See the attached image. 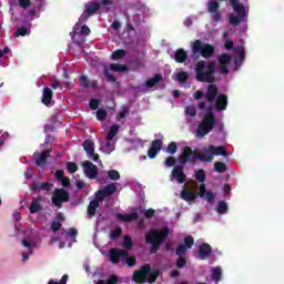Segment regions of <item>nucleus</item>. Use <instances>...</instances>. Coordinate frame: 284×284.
I'll use <instances>...</instances> for the list:
<instances>
[{"mask_svg":"<svg viewBox=\"0 0 284 284\" xmlns=\"http://www.w3.org/2000/svg\"><path fill=\"white\" fill-rule=\"evenodd\" d=\"M216 63L204 60L195 64V79L200 83H215L216 82Z\"/></svg>","mask_w":284,"mask_h":284,"instance_id":"obj_1","label":"nucleus"},{"mask_svg":"<svg viewBox=\"0 0 284 284\" xmlns=\"http://www.w3.org/2000/svg\"><path fill=\"white\" fill-rule=\"evenodd\" d=\"M170 229L164 227L162 230L152 229L145 234V243L152 245L151 254H156L161 248V245L168 241Z\"/></svg>","mask_w":284,"mask_h":284,"instance_id":"obj_2","label":"nucleus"},{"mask_svg":"<svg viewBox=\"0 0 284 284\" xmlns=\"http://www.w3.org/2000/svg\"><path fill=\"white\" fill-rule=\"evenodd\" d=\"M160 274L161 272H159V270L152 268L150 264H144L140 270L133 272L132 281L138 284H153L156 283V278H159Z\"/></svg>","mask_w":284,"mask_h":284,"instance_id":"obj_3","label":"nucleus"},{"mask_svg":"<svg viewBox=\"0 0 284 284\" xmlns=\"http://www.w3.org/2000/svg\"><path fill=\"white\" fill-rule=\"evenodd\" d=\"M214 52H216V48L210 43H204L201 40H195L192 43V54L195 59L202 57L203 59H211Z\"/></svg>","mask_w":284,"mask_h":284,"instance_id":"obj_4","label":"nucleus"},{"mask_svg":"<svg viewBox=\"0 0 284 284\" xmlns=\"http://www.w3.org/2000/svg\"><path fill=\"white\" fill-rule=\"evenodd\" d=\"M214 128H216V118L203 115L202 121L197 124L195 136L197 139H203V136H207Z\"/></svg>","mask_w":284,"mask_h":284,"instance_id":"obj_5","label":"nucleus"},{"mask_svg":"<svg viewBox=\"0 0 284 284\" xmlns=\"http://www.w3.org/2000/svg\"><path fill=\"white\" fill-rule=\"evenodd\" d=\"M70 201V192H68L65 189H54L52 196H51V203L61 210L63 207V203H68Z\"/></svg>","mask_w":284,"mask_h":284,"instance_id":"obj_6","label":"nucleus"},{"mask_svg":"<svg viewBox=\"0 0 284 284\" xmlns=\"http://www.w3.org/2000/svg\"><path fill=\"white\" fill-rule=\"evenodd\" d=\"M199 150H192L190 146H184L182 150V154L179 156V162L181 165H185L186 163H196L199 161Z\"/></svg>","mask_w":284,"mask_h":284,"instance_id":"obj_7","label":"nucleus"},{"mask_svg":"<svg viewBox=\"0 0 284 284\" xmlns=\"http://www.w3.org/2000/svg\"><path fill=\"white\" fill-rule=\"evenodd\" d=\"M130 253L125 250L113 247L109 251V258L113 265H119L121 263V258H128Z\"/></svg>","mask_w":284,"mask_h":284,"instance_id":"obj_8","label":"nucleus"},{"mask_svg":"<svg viewBox=\"0 0 284 284\" xmlns=\"http://www.w3.org/2000/svg\"><path fill=\"white\" fill-rule=\"evenodd\" d=\"M211 148L212 144H210L207 148H204L202 152L197 151V153H195L197 161H201L202 163H212V161H214V151Z\"/></svg>","mask_w":284,"mask_h":284,"instance_id":"obj_9","label":"nucleus"},{"mask_svg":"<svg viewBox=\"0 0 284 284\" xmlns=\"http://www.w3.org/2000/svg\"><path fill=\"white\" fill-rule=\"evenodd\" d=\"M231 61H232V55H230V53H222L217 58V63L220 65L221 74H230V69L227 68V65H230Z\"/></svg>","mask_w":284,"mask_h":284,"instance_id":"obj_10","label":"nucleus"},{"mask_svg":"<svg viewBox=\"0 0 284 284\" xmlns=\"http://www.w3.org/2000/svg\"><path fill=\"white\" fill-rule=\"evenodd\" d=\"M83 150L87 152V155L89 159H92V161H99V154L94 153V141L92 140H84L82 144Z\"/></svg>","mask_w":284,"mask_h":284,"instance_id":"obj_11","label":"nucleus"},{"mask_svg":"<svg viewBox=\"0 0 284 284\" xmlns=\"http://www.w3.org/2000/svg\"><path fill=\"white\" fill-rule=\"evenodd\" d=\"M82 165L84 168V174L88 179H97L99 174V169L97 168V165L88 160L84 161Z\"/></svg>","mask_w":284,"mask_h":284,"instance_id":"obj_12","label":"nucleus"},{"mask_svg":"<svg viewBox=\"0 0 284 284\" xmlns=\"http://www.w3.org/2000/svg\"><path fill=\"white\" fill-rule=\"evenodd\" d=\"M99 10H101V4L98 2H91L90 4H87L85 10L81 16L82 21H88V19H90L94 12H99Z\"/></svg>","mask_w":284,"mask_h":284,"instance_id":"obj_13","label":"nucleus"},{"mask_svg":"<svg viewBox=\"0 0 284 284\" xmlns=\"http://www.w3.org/2000/svg\"><path fill=\"white\" fill-rule=\"evenodd\" d=\"M162 148H163V140H160V139L153 140L150 149L148 150L149 159H156V154L161 152Z\"/></svg>","mask_w":284,"mask_h":284,"instance_id":"obj_14","label":"nucleus"},{"mask_svg":"<svg viewBox=\"0 0 284 284\" xmlns=\"http://www.w3.org/2000/svg\"><path fill=\"white\" fill-rule=\"evenodd\" d=\"M221 4L216 1H210L207 4V11L210 14H213V21L215 23H219L221 21V11H220Z\"/></svg>","mask_w":284,"mask_h":284,"instance_id":"obj_15","label":"nucleus"},{"mask_svg":"<svg viewBox=\"0 0 284 284\" xmlns=\"http://www.w3.org/2000/svg\"><path fill=\"white\" fill-rule=\"evenodd\" d=\"M212 256V246L209 243H202L199 246L197 257L200 261H207Z\"/></svg>","mask_w":284,"mask_h":284,"instance_id":"obj_16","label":"nucleus"},{"mask_svg":"<svg viewBox=\"0 0 284 284\" xmlns=\"http://www.w3.org/2000/svg\"><path fill=\"white\" fill-rule=\"evenodd\" d=\"M115 219L116 221H123L124 223H132V221H139V213H136V209H134L129 214L116 213Z\"/></svg>","mask_w":284,"mask_h":284,"instance_id":"obj_17","label":"nucleus"},{"mask_svg":"<svg viewBox=\"0 0 284 284\" xmlns=\"http://www.w3.org/2000/svg\"><path fill=\"white\" fill-rule=\"evenodd\" d=\"M50 154H52V150L47 149L42 151V153L36 155V164L38 165V168H45Z\"/></svg>","mask_w":284,"mask_h":284,"instance_id":"obj_18","label":"nucleus"},{"mask_svg":"<svg viewBox=\"0 0 284 284\" xmlns=\"http://www.w3.org/2000/svg\"><path fill=\"white\" fill-rule=\"evenodd\" d=\"M171 176L173 179H175L178 181V183H184L185 179H187V176L185 175V173L183 172V166L181 165H175L173 168V171L171 173Z\"/></svg>","mask_w":284,"mask_h":284,"instance_id":"obj_19","label":"nucleus"},{"mask_svg":"<svg viewBox=\"0 0 284 284\" xmlns=\"http://www.w3.org/2000/svg\"><path fill=\"white\" fill-rule=\"evenodd\" d=\"M215 109H217L219 112H225V110H227V94L221 93L217 95Z\"/></svg>","mask_w":284,"mask_h":284,"instance_id":"obj_20","label":"nucleus"},{"mask_svg":"<svg viewBox=\"0 0 284 284\" xmlns=\"http://www.w3.org/2000/svg\"><path fill=\"white\" fill-rule=\"evenodd\" d=\"M219 94V88L216 84H209L207 90H206V101L207 103H212L213 101H216V95Z\"/></svg>","mask_w":284,"mask_h":284,"instance_id":"obj_21","label":"nucleus"},{"mask_svg":"<svg viewBox=\"0 0 284 284\" xmlns=\"http://www.w3.org/2000/svg\"><path fill=\"white\" fill-rule=\"evenodd\" d=\"M54 184L50 182H39V183H32L31 190L32 192H37V190H43V192H50L52 190Z\"/></svg>","mask_w":284,"mask_h":284,"instance_id":"obj_22","label":"nucleus"},{"mask_svg":"<svg viewBox=\"0 0 284 284\" xmlns=\"http://www.w3.org/2000/svg\"><path fill=\"white\" fill-rule=\"evenodd\" d=\"M43 201V197L39 195L38 197H34L31 202L29 212L30 214H38V212H41V202Z\"/></svg>","mask_w":284,"mask_h":284,"instance_id":"obj_23","label":"nucleus"},{"mask_svg":"<svg viewBox=\"0 0 284 284\" xmlns=\"http://www.w3.org/2000/svg\"><path fill=\"white\" fill-rule=\"evenodd\" d=\"M174 59L176 63H185L187 61V52L185 49H178L174 53Z\"/></svg>","mask_w":284,"mask_h":284,"instance_id":"obj_24","label":"nucleus"},{"mask_svg":"<svg viewBox=\"0 0 284 284\" xmlns=\"http://www.w3.org/2000/svg\"><path fill=\"white\" fill-rule=\"evenodd\" d=\"M101 207V204L99 203V200H92L88 205V215L90 217L97 215V211Z\"/></svg>","mask_w":284,"mask_h":284,"instance_id":"obj_25","label":"nucleus"},{"mask_svg":"<svg viewBox=\"0 0 284 284\" xmlns=\"http://www.w3.org/2000/svg\"><path fill=\"white\" fill-rule=\"evenodd\" d=\"M42 103L43 105H50L52 103V89L45 87L42 92Z\"/></svg>","mask_w":284,"mask_h":284,"instance_id":"obj_26","label":"nucleus"},{"mask_svg":"<svg viewBox=\"0 0 284 284\" xmlns=\"http://www.w3.org/2000/svg\"><path fill=\"white\" fill-rule=\"evenodd\" d=\"M163 81V74L156 73L153 78H150L145 81L146 88H154L158 83H161Z\"/></svg>","mask_w":284,"mask_h":284,"instance_id":"obj_27","label":"nucleus"},{"mask_svg":"<svg viewBox=\"0 0 284 284\" xmlns=\"http://www.w3.org/2000/svg\"><path fill=\"white\" fill-rule=\"evenodd\" d=\"M116 190L115 184H108L103 190H100V194H103V196H112V194H115Z\"/></svg>","mask_w":284,"mask_h":284,"instance_id":"obj_28","label":"nucleus"},{"mask_svg":"<svg viewBox=\"0 0 284 284\" xmlns=\"http://www.w3.org/2000/svg\"><path fill=\"white\" fill-rule=\"evenodd\" d=\"M211 150H213V156H227V150L225 146H214L211 144Z\"/></svg>","mask_w":284,"mask_h":284,"instance_id":"obj_29","label":"nucleus"},{"mask_svg":"<svg viewBox=\"0 0 284 284\" xmlns=\"http://www.w3.org/2000/svg\"><path fill=\"white\" fill-rule=\"evenodd\" d=\"M126 54H128V51H125L124 49H118L111 54V59L113 61H119L123 59V57H126Z\"/></svg>","mask_w":284,"mask_h":284,"instance_id":"obj_30","label":"nucleus"},{"mask_svg":"<svg viewBox=\"0 0 284 284\" xmlns=\"http://www.w3.org/2000/svg\"><path fill=\"white\" fill-rule=\"evenodd\" d=\"M215 210H216L217 214H227V210H229L227 202H225L223 200L219 201Z\"/></svg>","mask_w":284,"mask_h":284,"instance_id":"obj_31","label":"nucleus"},{"mask_svg":"<svg viewBox=\"0 0 284 284\" xmlns=\"http://www.w3.org/2000/svg\"><path fill=\"white\" fill-rule=\"evenodd\" d=\"M130 114V108L128 105H122L121 110L116 114L115 119L116 121H121V119H125Z\"/></svg>","mask_w":284,"mask_h":284,"instance_id":"obj_32","label":"nucleus"},{"mask_svg":"<svg viewBox=\"0 0 284 284\" xmlns=\"http://www.w3.org/2000/svg\"><path fill=\"white\" fill-rule=\"evenodd\" d=\"M181 199H183V201H194L196 199V193L187 192V190H182Z\"/></svg>","mask_w":284,"mask_h":284,"instance_id":"obj_33","label":"nucleus"},{"mask_svg":"<svg viewBox=\"0 0 284 284\" xmlns=\"http://www.w3.org/2000/svg\"><path fill=\"white\" fill-rule=\"evenodd\" d=\"M116 134H119V124H113L106 134V141H112Z\"/></svg>","mask_w":284,"mask_h":284,"instance_id":"obj_34","label":"nucleus"},{"mask_svg":"<svg viewBox=\"0 0 284 284\" xmlns=\"http://www.w3.org/2000/svg\"><path fill=\"white\" fill-rule=\"evenodd\" d=\"M213 168L219 174L227 172V164H225L224 162H215Z\"/></svg>","mask_w":284,"mask_h":284,"instance_id":"obj_35","label":"nucleus"},{"mask_svg":"<svg viewBox=\"0 0 284 284\" xmlns=\"http://www.w3.org/2000/svg\"><path fill=\"white\" fill-rule=\"evenodd\" d=\"M80 80L83 82V88L88 90V88H97V81L91 82L88 80V75H81Z\"/></svg>","mask_w":284,"mask_h":284,"instance_id":"obj_36","label":"nucleus"},{"mask_svg":"<svg viewBox=\"0 0 284 284\" xmlns=\"http://www.w3.org/2000/svg\"><path fill=\"white\" fill-rule=\"evenodd\" d=\"M223 276V271L221 268H212V280L214 283H219Z\"/></svg>","mask_w":284,"mask_h":284,"instance_id":"obj_37","label":"nucleus"},{"mask_svg":"<svg viewBox=\"0 0 284 284\" xmlns=\"http://www.w3.org/2000/svg\"><path fill=\"white\" fill-rule=\"evenodd\" d=\"M121 234H123V229L116 226L115 230L111 231L110 239H112V241H119Z\"/></svg>","mask_w":284,"mask_h":284,"instance_id":"obj_38","label":"nucleus"},{"mask_svg":"<svg viewBox=\"0 0 284 284\" xmlns=\"http://www.w3.org/2000/svg\"><path fill=\"white\" fill-rule=\"evenodd\" d=\"M110 70H112L113 72H125V70H128V65L112 63V64H110Z\"/></svg>","mask_w":284,"mask_h":284,"instance_id":"obj_39","label":"nucleus"},{"mask_svg":"<svg viewBox=\"0 0 284 284\" xmlns=\"http://www.w3.org/2000/svg\"><path fill=\"white\" fill-rule=\"evenodd\" d=\"M124 241L122 243V247H124L125 250H132V247L134 246V242H132V237L130 235H124Z\"/></svg>","mask_w":284,"mask_h":284,"instance_id":"obj_40","label":"nucleus"},{"mask_svg":"<svg viewBox=\"0 0 284 284\" xmlns=\"http://www.w3.org/2000/svg\"><path fill=\"white\" fill-rule=\"evenodd\" d=\"M205 170L200 169L195 172V179L199 181V183H205Z\"/></svg>","mask_w":284,"mask_h":284,"instance_id":"obj_41","label":"nucleus"},{"mask_svg":"<svg viewBox=\"0 0 284 284\" xmlns=\"http://www.w3.org/2000/svg\"><path fill=\"white\" fill-rule=\"evenodd\" d=\"M168 154L174 155L175 152H179V145H176V142L169 143L166 148Z\"/></svg>","mask_w":284,"mask_h":284,"instance_id":"obj_42","label":"nucleus"},{"mask_svg":"<svg viewBox=\"0 0 284 284\" xmlns=\"http://www.w3.org/2000/svg\"><path fill=\"white\" fill-rule=\"evenodd\" d=\"M108 176L111 181H119L121 179V174L116 170L108 171Z\"/></svg>","mask_w":284,"mask_h":284,"instance_id":"obj_43","label":"nucleus"},{"mask_svg":"<svg viewBox=\"0 0 284 284\" xmlns=\"http://www.w3.org/2000/svg\"><path fill=\"white\" fill-rule=\"evenodd\" d=\"M184 244L186 250H192V246L194 245V237L192 235L184 237Z\"/></svg>","mask_w":284,"mask_h":284,"instance_id":"obj_44","label":"nucleus"},{"mask_svg":"<svg viewBox=\"0 0 284 284\" xmlns=\"http://www.w3.org/2000/svg\"><path fill=\"white\" fill-rule=\"evenodd\" d=\"M243 19H245V17H239V14H237V17L236 16H231L230 18H229V21H230V24L231 26H239V23H241V21H243Z\"/></svg>","mask_w":284,"mask_h":284,"instance_id":"obj_45","label":"nucleus"},{"mask_svg":"<svg viewBox=\"0 0 284 284\" xmlns=\"http://www.w3.org/2000/svg\"><path fill=\"white\" fill-rule=\"evenodd\" d=\"M185 252H187V248L183 244L178 245V247L175 248V254L179 257H182L185 254Z\"/></svg>","mask_w":284,"mask_h":284,"instance_id":"obj_46","label":"nucleus"},{"mask_svg":"<svg viewBox=\"0 0 284 284\" xmlns=\"http://www.w3.org/2000/svg\"><path fill=\"white\" fill-rule=\"evenodd\" d=\"M185 114H186L187 116H196V106H194L193 104L187 105V106L185 108Z\"/></svg>","mask_w":284,"mask_h":284,"instance_id":"obj_47","label":"nucleus"},{"mask_svg":"<svg viewBox=\"0 0 284 284\" xmlns=\"http://www.w3.org/2000/svg\"><path fill=\"white\" fill-rule=\"evenodd\" d=\"M67 170L70 174H74V172H77V170H79V166L74 162H68Z\"/></svg>","mask_w":284,"mask_h":284,"instance_id":"obj_48","label":"nucleus"},{"mask_svg":"<svg viewBox=\"0 0 284 284\" xmlns=\"http://www.w3.org/2000/svg\"><path fill=\"white\" fill-rule=\"evenodd\" d=\"M106 118H108V112H105V110L99 109L97 111V119H98V121H105Z\"/></svg>","mask_w":284,"mask_h":284,"instance_id":"obj_49","label":"nucleus"},{"mask_svg":"<svg viewBox=\"0 0 284 284\" xmlns=\"http://www.w3.org/2000/svg\"><path fill=\"white\" fill-rule=\"evenodd\" d=\"M176 80L179 81V83H185V81H187V72L185 71L179 72L176 75Z\"/></svg>","mask_w":284,"mask_h":284,"instance_id":"obj_50","label":"nucleus"},{"mask_svg":"<svg viewBox=\"0 0 284 284\" xmlns=\"http://www.w3.org/2000/svg\"><path fill=\"white\" fill-rule=\"evenodd\" d=\"M104 77L109 83H116V77L110 74V70L104 69Z\"/></svg>","mask_w":284,"mask_h":284,"instance_id":"obj_51","label":"nucleus"},{"mask_svg":"<svg viewBox=\"0 0 284 284\" xmlns=\"http://www.w3.org/2000/svg\"><path fill=\"white\" fill-rule=\"evenodd\" d=\"M125 258V263L128 265V267H134V265H136V257L135 256H131L129 257V255Z\"/></svg>","mask_w":284,"mask_h":284,"instance_id":"obj_52","label":"nucleus"},{"mask_svg":"<svg viewBox=\"0 0 284 284\" xmlns=\"http://www.w3.org/2000/svg\"><path fill=\"white\" fill-rule=\"evenodd\" d=\"M48 284H68V274H64L60 282H57L54 280H50Z\"/></svg>","mask_w":284,"mask_h":284,"instance_id":"obj_53","label":"nucleus"},{"mask_svg":"<svg viewBox=\"0 0 284 284\" xmlns=\"http://www.w3.org/2000/svg\"><path fill=\"white\" fill-rule=\"evenodd\" d=\"M28 34V29L26 27H20L16 31V37H26Z\"/></svg>","mask_w":284,"mask_h":284,"instance_id":"obj_54","label":"nucleus"},{"mask_svg":"<svg viewBox=\"0 0 284 284\" xmlns=\"http://www.w3.org/2000/svg\"><path fill=\"white\" fill-rule=\"evenodd\" d=\"M187 261H185V258L180 257L176 260V267L178 270H183V267H185Z\"/></svg>","mask_w":284,"mask_h":284,"instance_id":"obj_55","label":"nucleus"},{"mask_svg":"<svg viewBox=\"0 0 284 284\" xmlns=\"http://www.w3.org/2000/svg\"><path fill=\"white\" fill-rule=\"evenodd\" d=\"M51 230H52V232H54V233L59 232V230H61V222H59V221H53V222L51 223Z\"/></svg>","mask_w":284,"mask_h":284,"instance_id":"obj_56","label":"nucleus"},{"mask_svg":"<svg viewBox=\"0 0 284 284\" xmlns=\"http://www.w3.org/2000/svg\"><path fill=\"white\" fill-rule=\"evenodd\" d=\"M119 283V277L116 275H110L104 284H116Z\"/></svg>","mask_w":284,"mask_h":284,"instance_id":"obj_57","label":"nucleus"},{"mask_svg":"<svg viewBox=\"0 0 284 284\" xmlns=\"http://www.w3.org/2000/svg\"><path fill=\"white\" fill-rule=\"evenodd\" d=\"M99 100L98 99H91L89 102V105L91 110H99Z\"/></svg>","mask_w":284,"mask_h":284,"instance_id":"obj_58","label":"nucleus"},{"mask_svg":"<svg viewBox=\"0 0 284 284\" xmlns=\"http://www.w3.org/2000/svg\"><path fill=\"white\" fill-rule=\"evenodd\" d=\"M236 52L239 53V59L245 61V48L239 47Z\"/></svg>","mask_w":284,"mask_h":284,"instance_id":"obj_59","label":"nucleus"},{"mask_svg":"<svg viewBox=\"0 0 284 284\" xmlns=\"http://www.w3.org/2000/svg\"><path fill=\"white\" fill-rule=\"evenodd\" d=\"M176 163V160L174 156H169L165 159V165L166 168H173V165Z\"/></svg>","mask_w":284,"mask_h":284,"instance_id":"obj_60","label":"nucleus"},{"mask_svg":"<svg viewBox=\"0 0 284 284\" xmlns=\"http://www.w3.org/2000/svg\"><path fill=\"white\" fill-rule=\"evenodd\" d=\"M79 234V231L77 229L71 227L67 231V235L70 236V239H77V235Z\"/></svg>","mask_w":284,"mask_h":284,"instance_id":"obj_61","label":"nucleus"},{"mask_svg":"<svg viewBox=\"0 0 284 284\" xmlns=\"http://www.w3.org/2000/svg\"><path fill=\"white\" fill-rule=\"evenodd\" d=\"M207 194V189L205 187V184H200V190H199V196L203 199Z\"/></svg>","mask_w":284,"mask_h":284,"instance_id":"obj_62","label":"nucleus"},{"mask_svg":"<svg viewBox=\"0 0 284 284\" xmlns=\"http://www.w3.org/2000/svg\"><path fill=\"white\" fill-rule=\"evenodd\" d=\"M203 116L216 118V115L214 114V109L212 106L206 108V111L203 114Z\"/></svg>","mask_w":284,"mask_h":284,"instance_id":"obj_63","label":"nucleus"},{"mask_svg":"<svg viewBox=\"0 0 284 284\" xmlns=\"http://www.w3.org/2000/svg\"><path fill=\"white\" fill-rule=\"evenodd\" d=\"M154 214H156V211H154V209H148L144 212L145 219H153Z\"/></svg>","mask_w":284,"mask_h":284,"instance_id":"obj_64","label":"nucleus"}]
</instances>
